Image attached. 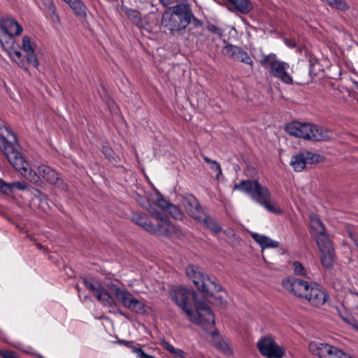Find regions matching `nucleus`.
Returning a JSON list of instances; mask_svg holds the SVG:
<instances>
[{"instance_id": "f257e3e1", "label": "nucleus", "mask_w": 358, "mask_h": 358, "mask_svg": "<svg viewBox=\"0 0 358 358\" xmlns=\"http://www.w3.org/2000/svg\"><path fill=\"white\" fill-rule=\"evenodd\" d=\"M170 296L172 301L187 313L192 322L206 329L214 327V314L205 302L197 300L195 291L179 287L171 292Z\"/></svg>"}, {"instance_id": "f03ea898", "label": "nucleus", "mask_w": 358, "mask_h": 358, "mask_svg": "<svg viewBox=\"0 0 358 358\" xmlns=\"http://www.w3.org/2000/svg\"><path fill=\"white\" fill-rule=\"evenodd\" d=\"M0 150L3 153L12 166L29 181L38 187L43 188L45 185L41 178V176L31 169L29 163L21 152L22 148L16 138L13 136V141H7L0 135Z\"/></svg>"}, {"instance_id": "7ed1b4c3", "label": "nucleus", "mask_w": 358, "mask_h": 358, "mask_svg": "<svg viewBox=\"0 0 358 358\" xmlns=\"http://www.w3.org/2000/svg\"><path fill=\"white\" fill-rule=\"evenodd\" d=\"M234 190L242 191L248 195L257 203L263 206L269 212L280 214L282 210L271 203V194L268 189L262 186L256 180H243L234 185Z\"/></svg>"}, {"instance_id": "20e7f679", "label": "nucleus", "mask_w": 358, "mask_h": 358, "mask_svg": "<svg viewBox=\"0 0 358 358\" xmlns=\"http://www.w3.org/2000/svg\"><path fill=\"white\" fill-rule=\"evenodd\" d=\"M192 17L193 12L188 4H177L171 7L169 12L163 14L162 25L173 35L175 32L185 30Z\"/></svg>"}, {"instance_id": "39448f33", "label": "nucleus", "mask_w": 358, "mask_h": 358, "mask_svg": "<svg viewBox=\"0 0 358 358\" xmlns=\"http://www.w3.org/2000/svg\"><path fill=\"white\" fill-rule=\"evenodd\" d=\"M285 131L291 136L315 141H327L331 137V131L322 127L297 121L287 124Z\"/></svg>"}, {"instance_id": "423d86ee", "label": "nucleus", "mask_w": 358, "mask_h": 358, "mask_svg": "<svg viewBox=\"0 0 358 358\" xmlns=\"http://www.w3.org/2000/svg\"><path fill=\"white\" fill-rule=\"evenodd\" d=\"M186 274L192 279L195 287L202 293L204 298L213 296L214 292L222 290L220 285L211 280L209 276L204 275L196 265H189L186 268Z\"/></svg>"}, {"instance_id": "0eeeda50", "label": "nucleus", "mask_w": 358, "mask_h": 358, "mask_svg": "<svg viewBox=\"0 0 358 358\" xmlns=\"http://www.w3.org/2000/svg\"><path fill=\"white\" fill-rule=\"evenodd\" d=\"M261 65L267 69H271V73L276 78H279L285 84L292 85L293 83L292 78L287 73L285 70L286 64L283 62L277 60L275 54L264 55L260 60Z\"/></svg>"}, {"instance_id": "6e6552de", "label": "nucleus", "mask_w": 358, "mask_h": 358, "mask_svg": "<svg viewBox=\"0 0 358 358\" xmlns=\"http://www.w3.org/2000/svg\"><path fill=\"white\" fill-rule=\"evenodd\" d=\"M83 282L103 306L108 307L116 306V303L108 292L96 280L92 278H83Z\"/></svg>"}, {"instance_id": "1a4fd4ad", "label": "nucleus", "mask_w": 358, "mask_h": 358, "mask_svg": "<svg viewBox=\"0 0 358 358\" xmlns=\"http://www.w3.org/2000/svg\"><path fill=\"white\" fill-rule=\"evenodd\" d=\"M257 348L261 355L267 358H282L285 354L284 349L278 345L271 336L262 338L258 341Z\"/></svg>"}, {"instance_id": "9d476101", "label": "nucleus", "mask_w": 358, "mask_h": 358, "mask_svg": "<svg viewBox=\"0 0 358 358\" xmlns=\"http://www.w3.org/2000/svg\"><path fill=\"white\" fill-rule=\"evenodd\" d=\"M282 287L289 293L299 298L307 297L311 285L305 280L297 278H289L282 282Z\"/></svg>"}, {"instance_id": "9b49d317", "label": "nucleus", "mask_w": 358, "mask_h": 358, "mask_svg": "<svg viewBox=\"0 0 358 358\" xmlns=\"http://www.w3.org/2000/svg\"><path fill=\"white\" fill-rule=\"evenodd\" d=\"M154 217L155 222L153 223L152 234L162 236H169L171 234V220L164 213L157 210H150Z\"/></svg>"}, {"instance_id": "f8f14e48", "label": "nucleus", "mask_w": 358, "mask_h": 358, "mask_svg": "<svg viewBox=\"0 0 358 358\" xmlns=\"http://www.w3.org/2000/svg\"><path fill=\"white\" fill-rule=\"evenodd\" d=\"M38 173L47 182L56 186L62 191H68V184L59 176V174L54 169L46 165H41L38 166Z\"/></svg>"}, {"instance_id": "ddd939ff", "label": "nucleus", "mask_w": 358, "mask_h": 358, "mask_svg": "<svg viewBox=\"0 0 358 358\" xmlns=\"http://www.w3.org/2000/svg\"><path fill=\"white\" fill-rule=\"evenodd\" d=\"M222 53L235 62H242L252 67L253 62L249 55L241 47L227 43Z\"/></svg>"}, {"instance_id": "4468645a", "label": "nucleus", "mask_w": 358, "mask_h": 358, "mask_svg": "<svg viewBox=\"0 0 358 358\" xmlns=\"http://www.w3.org/2000/svg\"><path fill=\"white\" fill-rule=\"evenodd\" d=\"M306 299L309 303L315 307H320L325 303L329 299L326 291L317 284L310 286Z\"/></svg>"}, {"instance_id": "2eb2a0df", "label": "nucleus", "mask_w": 358, "mask_h": 358, "mask_svg": "<svg viewBox=\"0 0 358 358\" xmlns=\"http://www.w3.org/2000/svg\"><path fill=\"white\" fill-rule=\"evenodd\" d=\"M182 204L189 215L199 220L202 208L198 200L193 195L190 194L184 197Z\"/></svg>"}, {"instance_id": "dca6fc26", "label": "nucleus", "mask_w": 358, "mask_h": 358, "mask_svg": "<svg viewBox=\"0 0 358 358\" xmlns=\"http://www.w3.org/2000/svg\"><path fill=\"white\" fill-rule=\"evenodd\" d=\"M0 29L6 35L18 36L23 31L22 26L13 18L3 17L0 20Z\"/></svg>"}, {"instance_id": "f3484780", "label": "nucleus", "mask_w": 358, "mask_h": 358, "mask_svg": "<svg viewBox=\"0 0 358 358\" xmlns=\"http://www.w3.org/2000/svg\"><path fill=\"white\" fill-rule=\"evenodd\" d=\"M22 46V50L26 52L27 63L37 68L39 65V62L31 42V38L27 36H24Z\"/></svg>"}, {"instance_id": "a211bd4d", "label": "nucleus", "mask_w": 358, "mask_h": 358, "mask_svg": "<svg viewBox=\"0 0 358 358\" xmlns=\"http://www.w3.org/2000/svg\"><path fill=\"white\" fill-rule=\"evenodd\" d=\"M28 186L25 182H6L3 180H0V192L8 196L12 195L15 189L26 190Z\"/></svg>"}, {"instance_id": "6ab92c4d", "label": "nucleus", "mask_w": 358, "mask_h": 358, "mask_svg": "<svg viewBox=\"0 0 358 358\" xmlns=\"http://www.w3.org/2000/svg\"><path fill=\"white\" fill-rule=\"evenodd\" d=\"M132 221L137 225L141 227L146 231L152 234L153 223L151 222L147 214L141 212H136L132 215Z\"/></svg>"}, {"instance_id": "aec40b11", "label": "nucleus", "mask_w": 358, "mask_h": 358, "mask_svg": "<svg viewBox=\"0 0 358 358\" xmlns=\"http://www.w3.org/2000/svg\"><path fill=\"white\" fill-rule=\"evenodd\" d=\"M227 1L233 7V8L229 7L230 10H235L243 14H248L253 8L252 3L250 0H227Z\"/></svg>"}, {"instance_id": "412c9836", "label": "nucleus", "mask_w": 358, "mask_h": 358, "mask_svg": "<svg viewBox=\"0 0 358 358\" xmlns=\"http://www.w3.org/2000/svg\"><path fill=\"white\" fill-rule=\"evenodd\" d=\"M252 238L254 239L255 242H257L262 249L267 248H278L279 242L273 241L270 238L260 235L257 233H253L251 234Z\"/></svg>"}, {"instance_id": "4be33fe9", "label": "nucleus", "mask_w": 358, "mask_h": 358, "mask_svg": "<svg viewBox=\"0 0 358 358\" xmlns=\"http://www.w3.org/2000/svg\"><path fill=\"white\" fill-rule=\"evenodd\" d=\"M42 3L46 9V13L54 22H60V17L57 12L56 5L53 0H43Z\"/></svg>"}, {"instance_id": "5701e85b", "label": "nucleus", "mask_w": 358, "mask_h": 358, "mask_svg": "<svg viewBox=\"0 0 358 358\" xmlns=\"http://www.w3.org/2000/svg\"><path fill=\"white\" fill-rule=\"evenodd\" d=\"M320 259L322 264L327 268H330L334 265L335 258V251L334 248L320 251Z\"/></svg>"}, {"instance_id": "b1692460", "label": "nucleus", "mask_w": 358, "mask_h": 358, "mask_svg": "<svg viewBox=\"0 0 358 358\" xmlns=\"http://www.w3.org/2000/svg\"><path fill=\"white\" fill-rule=\"evenodd\" d=\"M316 241L320 252L334 248L326 231L316 236Z\"/></svg>"}, {"instance_id": "393cba45", "label": "nucleus", "mask_w": 358, "mask_h": 358, "mask_svg": "<svg viewBox=\"0 0 358 358\" xmlns=\"http://www.w3.org/2000/svg\"><path fill=\"white\" fill-rule=\"evenodd\" d=\"M290 164L293 166L295 171L299 172L303 171L306 165L303 152H300L293 156Z\"/></svg>"}, {"instance_id": "a878e982", "label": "nucleus", "mask_w": 358, "mask_h": 358, "mask_svg": "<svg viewBox=\"0 0 358 358\" xmlns=\"http://www.w3.org/2000/svg\"><path fill=\"white\" fill-rule=\"evenodd\" d=\"M73 9L75 13L80 16H84L86 14V6L81 0H64Z\"/></svg>"}, {"instance_id": "bb28decb", "label": "nucleus", "mask_w": 358, "mask_h": 358, "mask_svg": "<svg viewBox=\"0 0 358 358\" xmlns=\"http://www.w3.org/2000/svg\"><path fill=\"white\" fill-rule=\"evenodd\" d=\"M13 36L14 35H6L5 38L0 39V43L3 50H5L8 54H10L12 52L13 48L17 46V44L15 43Z\"/></svg>"}, {"instance_id": "cd10ccee", "label": "nucleus", "mask_w": 358, "mask_h": 358, "mask_svg": "<svg viewBox=\"0 0 358 358\" xmlns=\"http://www.w3.org/2000/svg\"><path fill=\"white\" fill-rule=\"evenodd\" d=\"M115 299L120 302L123 306L128 308L133 295L128 291L117 290V293L115 295Z\"/></svg>"}, {"instance_id": "c85d7f7f", "label": "nucleus", "mask_w": 358, "mask_h": 358, "mask_svg": "<svg viewBox=\"0 0 358 358\" xmlns=\"http://www.w3.org/2000/svg\"><path fill=\"white\" fill-rule=\"evenodd\" d=\"M203 222L205 224L206 227L215 234H218L222 231V227L217 222L216 220L211 217L210 215H206L203 220Z\"/></svg>"}, {"instance_id": "c756f323", "label": "nucleus", "mask_w": 358, "mask_h": 358, "mask_svg": "<svg viewBox=\"0 0 358 358\" xmlns=\"http://www.w3.org/2000/svg\"><path fill=\"white\" fill-rule=\"evenodd\" d=\"M330 7L341 11H346L349 9V6L345 0H322Z\"/></svg>"}, {"instance_id": "7c9ffc66", "label": "nucleus", "mask_w": 358, "mask_h": 358, "mask_svg": "<svg viewBox=\"0 0 358 358\" xmlns=\"http://www.w3.org/2000/svg\"><path fill=\"white\" fill-rule=\"evenodd\" d=\"M161 345L166 349L171 354L174 355L175 356L179 357L180 358H185V353L183 350L180 349L175 348L170 343L163 340L161 342Z\"/></svg>"}, {"instance_id": "2f4dec72", "label": "nucleus", "mask_w": 358, "mask_h": 358, "mask_svg": "<svg viewBox=\"0 0 358 358\" xmlns=\"http://www.w3.org/2000/svg\"><path fill=\"white\" fill-rule=\"evenodd\" d=\"M144 308V303L134 296L132 297L131 300L130 301V303L128 306V309L139 314L143 313L145 312Z\"/></svg>"}, {"instance_id": "473e14b6", "label": "nucleus", "mask_w": 358, "mask_h": 358, "mask_svg": "<svg viewBox=\"0 0 358 358\" xmlns=\"http://www.w3.org/2000/svg\"><path fill=\"white\" fill-rule=\"evenodd\" d=\"M303 154L305 156L306 164H317L322 162L324 159V157L319 154H315L308 151L303 152Z\"/></svg>"}, {"instance_id": "72a5a7b5", "label": "nucleus", "mask_w": 358, "mask_h": 358, "mask_svg": "<svg viewBox=\"0 0 358 358\" xmlns=\"http://www.w3.org/2000/svg\"><path fill=\"white\" fill-rule=\"evenodd\" d=\"M13 51L10 54H8L10 58H12L18 65L21 67H24V60L22 59V55L20 50V47L15 46L12 48Z\"/></svg>"}, {"instance_id": "f704fd0d", "label": "nucleus", "mask_w": 358, "mask_h": 358, "mask_svg": "<svg viewBox=\"0 0 358 358\" xmlns=\"http://www.w3.org/2000/svg\"><path fill=\"white\" fill-rule=\"evenodd\" d=\"M167 210L171 216L176 220H181L183 217V213L180 209L172 203H171Z\"/></svg>"}, {"instance_id": "c9c22d12", "label": "nucleus", "mask_w": 358, "mask_h": 358, "mask_svg": "<svg viewBox=\"0 0 358 358\" xmlns=\"http://www.w3.org/2000/svg\"><path fill=\"white\" fill-rule=\"evenodd\" d=\"M311 227L316 231L317 235L325 231L324 225L319 218L312 219Z\"/></svg>"}, {"instance_id": "e433bc0d", "label": "nucleus", "mask_w": 358, "mask_h": 358, "mask_svg": "<svg viewBox=\"0 0 358 358\" xmlns=\"http://www.w3.org/2000/svg\"><path fill=\"white\" fill-rule=\"evenodd\" d=\"M101 152L111 163L117 162V160L114 157V151L108 145H103L102 147Z\"/></svg>"}, {"instance_id": "4c0bfd02", "label": "nucleus", "mask_w": 358, "mask_h": 358, "mask_svg": "<svg viewBox=\"0 0 358 358\" xmlns=\"http://www.w3.org/2000/svg\"><path fill=\"white\" fill-rule=\"evenodd\" d=\"M346 234L352 240L358 249V233L353 227L346 228Z\"/></svg>"}, {"instance_id": "58836bf2", "label": "nucleus", "mask_w": 358, "mask_h": 358, "mask_svg": "<svg viewBox=\"0 0 358 358\" xmlns=\"http://www.w3.org/2000/svg\"><path fill=\"white\" fill-rule=\"evenodd\" d=\"M293 266H294V273L295 275H302V276L307 275L308 273L301 262L296 261L293 263Z\"/></svg>"}, {"instance_id": "ea45409f", "label": "nucleus", "mask_w": 358, "mask_h": 358, "mask_svg": "<svg viewBox=\"0 0 358 358\" xmlns=\"http://www.w3.org/2000/svg\"><path fill=\"white\" fill-rule=\"evenodd\" d=\"M103 283L114 296L117 293V290H121V289L110 279H105Z\"/></svg>"}, {"instance_id": "a19ab883", "label": "nucleus", "mask_w": 358, "mask_h": 358, "mask_svg": "<svg viewBox=\"0 0 358 358\" xmlns=\"http://www.w3.org/2000/svg\"><path fill=\"white\" fill-rule=\"evenodd\" d=\"M206 29L212 34L218 36L220 38L223 36V30L213 24H208Z\"/></svg>"}, {"instance_id": "79ce46f5", "label": "nucleus", "mask_w": 358, "mask_h": 358, "mask_svg": "<svg viewBox=\"0 0 358 358\" xmlns=\"http://www.w3.org/2000/svg\"><path fill=\"white\" fill-rule=\"evenodd\" d=\"M215 346L216 347L217 349L225 353L230 351L229 345L223 341L215 342Z\"/></svg>"}, {"instance_id": "37998d69", "label": "nucleus", "mask_w": 358, "mask_h": 358, "mask_svg": "<svg viewBox=\"0 0 358 358\" xmlns=\"http://www.w3.org/2000/svg\"><path fill=\"white\" fill-rule=\"evenodd\" d=\"M171 203L166 201L164 198L160 197L156 201V204L162 210H168Z\"/></svg>"}, {"instance_id": "c03bdc74", "label": "nucleus", "mask_w": 358, "mask_h": 358, "mask_svg": "<svg viewBox=\"0 0 358 358\" xmlns=\"http://www.w3.org/2000/svg\"><path fill=\"white\" fill-rule=\"evenodd\" d=\"M0 355L3 358H17L15 352L8 350H1Z\"/></svg>"}, {"instance_id": "a18cd8bd", "label": "nucleus", "mask_w": 358, "mask_h": 358, "mask_svg": "<svg viewBox=\"0 0 358 358\" xmlns=\"http://www.w3.org/2000/svg\"><path fill=\"white\" fill-rule=\"evenodd\" d=\"M117 343L126 346L127 348L132 349V351L134 353H135V349H140V348H138L133 345V343H134L133 341H129L119 339V340H117Z\"/></svg>"}, {"instance_id": "49530a36", "label": "nucleus", "mask_w": 358, "mask_h": 358, "mask_svg": "<svg viewBox=\"0 0 358 358\" xmlns=\"http://www.w3.org/2000/svg\"><path fill=\"white\" fill-rule=\"evenodd\" d=\"M210 168L212 171L217 172V177L222 173V169L220 164L215 161L210 164Z\"/></svg>"}, {"instance_id": "de8ad7c7", "label": "nucleus", "mask_w": 358, "mask_h": 358, "mask_svg": "<svg viewBox=\"0 0 358 358\" xmlns=\"http://www.w3.org/2000/svg\"><path fill=\"white\" fill-rule=\"evenodd\" d=\"M189 24L192 26L194 28H199L203 25V22L199 19H197L194 15L192 18L190 19Z\"/></svg>"}, {"instance_id": "09e8293b", "label": "nucleus", "mask_w": 358, "mask_h": 358, "mask_svg": "<svg viewBox=\"0 0 358 358\" xmlns=\"http://www.w3.org/2000/svg\"><path fill=\"white\" fill-rule=\"evenodd\" d=\"M34 196L40 201H43L48 199V196L37 189H34L33 192Z\"/></svg>"}, {"instance_id": "8fccbe9b", "label": "nucleus", "mask_w": 358, "mask_h": 358, "mask_svg": "<svg viewBox=\"0 0 358 358\" xmlns=\"http://www.w3.org/2000/svg\"><path fill=\"white\" fill-rule=\"evenodd\" d=\"M283 40L286 45L288 46L289 48H294L296 47V43L295 42V41H293L287 38H284Z\"/></svg>"}, {"instance_id": "3c124183", "label": "nucleus", "mask_w": 358, "mask_h": 358, "mask_svg": "<svg viewBox=\"0 0 358 358\" xmlns=\"http://www.w3.org/2000/svg\"><path fill=\"white\" fill-rule=\"evenodd\" d=\"M216 300L219 301V303L221 305H224L225 303V301L224 300V298L221 296L215 297Z\"/></svg>"}, {"instance_id": "603ef678", "label": "nucleus", "mask_w": 358, "mask_h": 358, "mask_svg": "<svg viewBox=\"0 0 358 358\" xmlns=\"http://www.w3.org/2000/svg\"><path fill=\"white\" fill-rule=\"evenodd\" d=\"M203 160H204L206 163H208V164H212V162H214V160H212V159H209L208 157H206V156H203Z\"/></svg>"}, {"instance_id": "864d4df0", "label": "nucleus", "mask_w": 358, "mask_h": 358, "mask_svg": "<svg viewBox=\"0 0 358 358\" xmlns=\"http://www.w3.org/2000/svg\"><path fill=\"white\" fill-rule=\"evenodd\" d=\"M313 64L310 63V70H309V74L312 76V75H315V73L313 72Z\"/></svg>"}, {"instance_id": "5fc2aeb1", "label": "nucleus", "mask_w": 358, "mask_h": 358, "mask_svg": "<svg viewBox=\"0 0 358 358\" xmlns=\"http://www.w3.org/2000/svg\"><path fill=\"white\" fill-rule=\"evenodd\" d=\"M36 245L39 250H43L44 248V247L40 243H37Z\"/></svg>"}, {"instance_id": "6e6d98bb", "label": "nucleus", "mask_w": 358, "mask_h": 358, "mask_svg": "<svg viewBox=\"0 0 358 358\" xmlns=\"http://www.w3.org/2000/svg\"><path fill=\"white\" fill-rule=\"evenodd\" d=\"M117 313H120V315L124 316L125 317H127V315L125 313H124L121 310H118Z\"/></svg>"}, {"instance_id": "4d7b16f0", "label": "nucleus", "mask_w": 358, "mask_h": 358, "mask_svg": "<svg viewBox=\"0 0 358 358\" xmlns=\"http://www.w3.org/2000/svg\"><path fill=\"white\" fill-rule=\"evenodd\" d=\"M76 289H77V291H78V292H80V287H78V285H76Z\"/></svg>"}, {"instance_id": "13d9d810", "label": "nucleus", "mask_w": 358, "mask_h": 358, "mask_svg": "<svg viewBox=\"0 0 358 358\" xmlns=\"http://www.w3.org/2000/svg\"><path fill=\"white\" fill-rule=\"evenodd\" d=\"M356 329L358 330V325L356 327Z\"/></svg>"}, {"instance_id": "bf43d9fd", "label": "nucleus", "mask_w": 358, "mask_h": 358, "mask_svg": "<svg viewBox=\"0 0 358 358\" xmlns=\"http://www.w3.org/2000/svg\"><path fill=\"white\" fill-rule=\"evenodd\" d=\"M0 180H2L1 178H0Z\"/></svg>"}, {"instance_id": "052dcab7", "label": "nucleus", "mask_w": 358, "mask_h": 358, "mask_svg": "<svg viewBox=\"0 0 358 358\" xmlns=\"http://www.w3.org/2000/svg\"><path fill=\"white\" fill-rule=\"evenodd\" d=\"M41 1H42L43 0H41Z\"/></svg>"}]
</instances>
